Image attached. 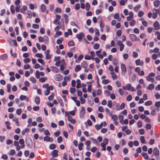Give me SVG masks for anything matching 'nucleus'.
<instances>
[{
    "instance_id": "58",
    "label": "nucleus",
    "mask_w": 160,
    "mask_h": 160,
    "mask_svg": "<svg viewBox=\"0 0 160 160\" xmlns=\"http://www.w3.org/2000/svg\"><path fill=\"white\" fill-rule=\"evenodd\" d=\"M119 14L118 13H116L114 16V18L116 19H119Z\"/></svg>"
},
{
    "instance_id": "54",
    "label": "nucleus",
    "mask_w": 160,
    "mask_h": 160,
    "mask_svg": "<svg viewBox=\"0 0 160 160\" xmlns=\"http://www.w3.org/2000/svg\"><path fill=\"white\" fill-rule=\"evenodd\" d=\"M155 34L157 35V39L160 40V33L158 31H156L155 32Z\"/></svg>"
},
{
    "instance_id": "15",
    "label": "nucleus",
    "mask_w": 160,
    "mask_h": 160,
    "mask_svg": "<svg viewBox=\"0 0 160 160\" xmlns=\"http://www.w3.org/2000/svg\"><path fill=\"white\" fill-rule=\"evenodd\" d=\"M55 79L57 81H60L62 79V78L60 74H58L55 76Z\"/></svg>"
},
{
    "instance_id": "48",
    "label": "nucleus",
    "mask_w": 160,
    "mask_h": 160,
    "mask_svg": "<svg viewBox=\"0 0 160 160\" xmlns=\"http://www.w3.org/2000/svg\"><path fill=\"white\" fill-rule=\"evenodd\" d=\"M62 41L63 38H60L57 40V43L58 44H61L62 43Z\"/></svg>"
},
{
    "instance_id": "55",
    "label": "nucleus",
    "mask_w": 160,
    "mask_h": 160,
    "mask_svg": "<svg viewBox=\"0 0 160 160\" xmlns=\"http://www.w3.org/2000/svg\"><path fill=\"white\" fill-rule=\"evenodd\" d=\"M137 124L139 128H141L142 127V122L140 120L138 121Z\"/></svg>"
},
{
    "instance_id": "14",
    "label": "nucleus",
    "mask_w": 160,
    "mask_h": 160,
    "mask_svg": "<svg viewBox=\"0 0 160 160\" xmlns=\"http://www.w3.org/2000/svg\"><path fill=\"white\" fill-rule=\"evenodd\" d=\"M82 68V67L80 65H77L75 68V71L77 72L80 71Z\"/></svg>"
},
{
    "instance_id": "37",
    "label": "nucleus",
    "mask_w": 160,
    "mask_h": 160,
    "mask_svg": "<svg viewBox=\"0 0 160 160\" xmlns=\"http://www.w3.org/2000/svg\"><path fill=\"white\" fill-rule=\"evenodd\" d=\"M83 144L82 143L80 142L79 143L78 147L79 149L80 150H81L82 149V147H83Z\"/></svg>"
},
{
    "instance_id": "20",
    "label": "nucleus",
    "mask_w": 160,
    "mask_h": 160,
    "mask_svg": "<svg viewBox=\"0 0 160 160\" xmlns=\"http://www.w3.org/2000/svg\"><path fill=\"white\" fill-rule=\"evenodd\" d=\"M154 87V85L153 84H150L148 87L147 88V89H148L149 90H152Z\"/></svg>"
},
{
    "instance_id": "52",
    "label": "nucleus",
    "mask_w": 160,
    "mask_h": 160,
    "mask_svg": "<svg viewBox=\"0 0 160 160\" xmlns=\"http://www.w3.org/2000/svg\"><path fill=\"white\" fill-rule=\"evenodd\" d=\"M11 85L10 84H8L7 85V92H10L11 91Z\"/></svg>"
},
{
    "instance_id": "46",
    "label": "nucleus",
    "mask_w": 160,
    "mask_h": 160,
    "mask_svg": "<svg viewBox=\"0 0 160 160\" xmlns=\"http://www.w3.org/2000/svg\"><path fill=\"white\" fill-rule=\"evenodd\" d=\"M132 98V96L131 95H128L126 98V100L128 101H131Z\"/></svg>"
},
{
    "instance_id": "17",
    "label": "nucleus",
    "mask_w": 160,
    "mask_h": 160,
    "mask_svg": "<svg viewBox=\"0 0 160 160\" xmlns=\"http://www.w3.org/2000/svg\"><path fill=\"white\" fill-rule=\"evenodd\" d=\"M121 69L122 71L124 73L127 71V69L125 65L124 64H122L121 65Z\"/></svg>"
},
{
    "instance_id": "30",
    "label": "nucleus",
    "mask_w": 160,
    "mask_h": 160,
    "mask_svg": "<svg viewBox=\"0 0 160 160\" xmlns=\"http://www.w3.org/2000/svg\"><path fill=\"white\" fill-rule=\"evenodd\" d=\"M141 6L139 5H137L134 8V11L137 12L138 11L139 9L140 8Z\"/></svg>"
},
{
    "instance_id": "64",
    "label": "nucleus",
    "mask_w": 160,
    "mask_h": 160,
    "mask_svg": "<svg viewBox=\"0 0 160 160\" xmlns=\"http://www.w3.org/2000/svg\"><path fill=\"white\" fill-rule=\"evenodd\" d=\"M139 132L141 135L144 134L145 132L143 129H140L139 130Z\"/></svg>"
},
{
    "instance_id": "31",
    "label": "nucleus",
    "mask_w": 160,
    "mask_h": 160,
    "mask_svg": "<svg viewBox=\"0 0 160 160\" xmlns=\"http://www.w3.org/2000/svg\"><path fill=\"white\" fill-rule=\"evenodd\" d=\"M81 114H84L85 113V109L84 107H82L80 111Z\"/></svg>"
},
{
    "instance_id": "19",
    "label": "nucleus",
    "mask_w": 160,
    "mask_h": 160,
    "mask_svg": "<svg viewBox=\"0 0 160 160\" xmlns=\"http://www.w3.org/2000/svg\"><path fill=\"white\" fill-rule=\"evenodd\" d=\"M146 79L148 81H150L152 82H154V79L153 78H151V77L148 76L146 77Z\"/></svg>"
},
{
    "instance_id": "34",
    "label": "nucleus",
    "mask_w": 160,
    "mask_h": 160,
    "mask_svg": "<svg viewBox=\"0 0 160 160\" xmlns=\"http://www.w3.org/2000/svg\"><path fill=\"white\" fill-rule=\"evenodd\" d=\"M47 79V78L46 77L41 78L39 79V81L40 82H44Z\"/></svg>"
},
{
    "instance_id": "28",
    "label": "nucleus",
    "mask_w": 160,
    "mask_h": 160,
    "mask_svg": "<svg viewBox=\"0 0 160 160\" xmlns=\"http://www.w3.org/2000/svg\"><path fill=\"white\" fill-rule=\"evenodd\" d=\"M111 74H112V77L113 79H115L117 77V76L116 74L114 72H111Z\"/></svg>"
},
{
    "instance_id": "8",
    "label": "nucleus",
    "mask_w": 160,
    "mask_h": 160,
    "mask_svg": "<svg viewBox=\"0 0 160 160\" xmlns=\"http://www.w3.org/2000/svg\"><path fill=\"white\" fill-rule=\"evenodd\" d=\"M153 26L155 28V30H158L160 28L159 25V23L157 22L156 21L153 23Z\"/></svg>"
},
{
    "instance_id": "36",
    "label": "nucleus",
    "mask_w": 160,
    "mask_h": 160,
    "mask_svg": "<svg viewBox=\"0 0 160 160\" xmlns=\"http://www.w3.org/2000/svg\"><path fill=\"white\" fill-rule=\"evenodd\" d=\"M107 105L109 108H112V101L111 100H109L108 101Z\"/></svg>"
},
{
    "instance_id": "47",
    "label": "nucleus",
    "mask_w": 160,
    "mask_h": 160,
    "mask_svg": "<svg viewBox=\"0 0 160 160\" xmlns=\"http://www.w3.org/2000/svg\"><path fill=\"white\" fill-rule=\"evenodd\" d=\"M99 44L98 43H95L93 46V48L94 49H98L99 48Z\"/></svg>"
},
{
    "instance_id": "25",
    "label": "nucleus",
    "mask_w": 160,
    "mask_h": 160,
    "mask_svg": "<svg viewBox=\"0 0 160 160\" xmlns=\"http://www.w3.org/2000/svg\"><path fill=\"white\" fill-rule=\"evenodd\" d=\"M141 155L145 159H148V156L147 153H141Z\"/></svg>"
},
{
    "instance_id": "61",
    "label": "nucleus",
    "mask_w": 160,
    "mask_h": 160,
    "mask_svg": "<svg viewBox=\"0 0 160 160\" xmlns=\"http://www.w3.org/2000/svg\"><path fill=\"white\" fill-rule=\"evenodd\" d=\"M98 111L101 112H103L104 111V109L102 106H100L98 108Z\"/></svg>"
},
{
    "instance_id": "57",
    "label": "nucleus",
    "mask_w": 160,
    "mask_h": 160,
    "mask_svg": "<svg viewBox=\"0 0 160 160\" xmlns=\"http://www.w3.org/2000/svg\"><path fill=\"white\" fill-rule=\"evenodd\" d=\"M57 141L58 143H60L62 141V138L61 136H59L57 139Z\"/></svg>"
},
{
    "instance_id": "42",
    "label": "nucleus",
    "mask_w": 160,
    "mask_h": 160,
    "mask_svg": "<svg viewBox=\"0 0 160 160\" xmlns=\"http://www.w3.org/2000/svg\"><path fill=\"white\" fill-rule=\"evenodd\" d=\"M75 45V43L73 41H71L68 43V45L69 46H74Z\"/></svg>"
},
{
    "instance_id": "22",
    "label": "nucleus",
    "mask_w": 160,
    "mask_h": 160,
    "mask_svg": "<svg viewBox=\"0 0 160 160\" xmlns=\"http://www.w3.org/2000/svg\"><path fill=\"white\" fill-rule=\"evenodd\" d=\"M141 142L143 144H146L147 142L145 140V138L144 136H142L140 138Z\"/></svg>"
},
{
    "instance_id": "51",
    "label": "nucleus",
    "mask_w": 160,
    "mask_h": 160,
    "mask_svg": "<svg viewBox=\"0 0 160 160\" xmlns=\"http://www.w3.org/2000/svg\"><path fill=\"white\" fill-rule=\"evenodd\" d=\"M5 123L6 124V126L7 128L8 129H10L11 128V127L10 126V122H5Z\"/></svg>"
},
{
    "instance_id": "13",
    "label": "nucleus",
    "mask_w": 160,
    "mask_h": 160,
    "mask_svg": "<svg viewBox=\"0 0 160 160\" xmlns=\"http://www.w3.org/2000/svg\"><path fill=\"white\" fill-rule=\"evenodd\" d=\"M20 99L21 100H25L27 102H28V98L25 96L21 95L20 97Z\"/></svg>"
},
{
    "instance_id": "11",
    "label": "nucleus",
    "mask_w": 160,
    "mask_h": 160,
    "mask_svg": "<svg viewBox=\"0 0 160 160\" xmlns=\"http://www.w3.org/2000/svg\"><path fill=\"white\" fill-rule=\"evenodd\" d=\"M83 68H87L88 66V63L85 61H83L81 63V66Z\"/></svg>"
},
{
    "instance_id": "24",
    "label": "nucleus",
    "mask_w": 160,
    "mask_h": 160,
    "mask_svg": "<svg viewBox=\"0 0 160 160\" xmlns=\"http://www.w3.org/2000/svg\"><path fill=\"white\" fill-rule=\"evenodd\" d=\"M58 100L59 102V103L62 106H63L64 105V103H63V100L62 98L60 97H58Z\"/></svg>"
},
{
    "instance_id": "49",
    "label": "nucleus",
    "mask_w": 160,
    "mask_h": 160,
    "mask_svg": "<svg viewBox=\"0 0 160 160\" xmlns=\"http://www.w3.org/2000/svg\"><path fill=\"white\" fill-rule=\"evenodd\" d=\"M7 58V56L6 54H3L1 57V58L2 60H6Z\"/></svg>"
},
{
    "instance_id": "44",
    "label": "nucleus",
    "mask_w": 160,
    "mask_h": 160,
    "mask_svg": "<svg viewBox=\"0 0 160 160\" xmlns=\"http://www.w3.org/2000/svg\"><path fill=\"white\" fill-rule=\"evenodd\" d=\"M86 9L87 11H88L90 8V5L88 2L86 3L85 5Z\"/></svg>"
},
{
    "instance_id": "53",
    "label": "nucleus",
    "mask_w": 160,
    "mask_h": 160,
    "mask_svg": "<svg viewBox=\"0 0 160 160\" xmlns=\"http://www.w3.org/2000/svg\"><path fill=\"white\" fill-rule=\"evenodd\" d=\"M152 12H154L155 13H157V14L160 12V9L159 8L156 9L154 8L153 9Z\"/></svg>"
},
{
    "instance_id": "26",
    "label": "nucleus",
    "mask_w": 160,
    "mask_h": 160,
    "mask_svg": "<svg viewBox=\"0 0 160 160\" xmlns=\"http://www.w3.org/2000/svg\"><path fill=\"white\" fill-rule=\"evenodd\" d=\"M55 94L53 92L51 93V95L48 97V99L50 101H52L54 98V96Z\"/></svg>"
},
{
    "instance_id": "62",
    "label": "nucleus",
    "mask_w": 160,
    "mask_h": 160,
    "mask_svg": "<svg viewBox=\"0 0 160 160\" xmlns=\"http://www.w3.org/2000/svg\"><path fill=\"white\" fill-rule=\"evenodd\" d=\"M50 92L48 89H47L44 91V94L45 95L47 96L50 93Z\"/></svg>"
},
{
    "instance_id": "35",
    "label": "nucleus",
    "mask_w": 160,
    "mask_h": 160,
    "mask_svg": "<svg viewBox=\"0 0 160 160\" xmlns=\"http://www.w3.org/2000/svg\"><path fill=\"white\" fill-rule=\"evenodd\" d=\"M56 147V145L54 144H51L49 146V148L51 149H53Z\"/></svg>"
},
{
    "instance_id": "2",
    "label": "nucleus",
    "mask_w": 160,
    "mask_h": 160,
    "mask_svg": "<svg viewBox=\"0 0 160 160\" xmlns=\"http://www.w3.org/2000/svg\"><path fill=\"white\" fill-rule=\"evenodd\" d=\"M130 37L131 40L132 41L138 40L136 36L134 34H131L130 35Z\"/></svg>"
},
{
    "instance_id": "40",
    "label": "nucleus",
    "mask_w": 160,
    "mask_h": 160,
    "mask_svg": "<svg viewBox=\"0 0 160 160\" xmlns=\"http://www.w3.org/2000/svg\"><path fill=\"white\" fill-rule=\"evenodd\" d=\"M152 103V102L151 101H148L145 103V105L146 106H149Z\"/></svg>"
},
{
    "instance_id": "4",
    "label": "nucleus",
    "mask_w": 160,
    "mask_h": 160,
    "mask_svg": "<svg viewBox=\"0 0 160 160\" xmlns=\"http://www.w3.org/2000/svg\"><path fill=\"white\" fill-rule=\"evenodd\" d=\"M44 141L47 142H52L53 141V139L52 138H51L48 136H46L44 138Z\"/></svg>"
},
{
    "instance_id": "12",
    "label": "nucleus",
    "mask_w": 160,
    "mask_h": 160,
    "mask_svg": "<svg viewBox=\"0 0 160 160\" xmlns=\"http://www.w3.org/2000/svg\"><path fill=\"white\" fill-rule=\"evenodd\" d=\"M160 4V1L159 0H156L153 2V4L154 7L157 8L158 7Z\"/></svg>"
},
{
    "instance_id": "43",
    "label": "nucleus",
    "mask_w": 160,
    "mask_h": 160,
    "mask_svg": "<svg viewBox=\"0 0 160 160\" xmlns=\"http://www.w3.org/2000/svg\"><path fill=\"white\" fill-rule=\"evenodd\" d=\"M30 61L31 59L29 58H25L23 59L24 62L25 63L29 62H30Z\"/></svg>"
},
{
    "instance_id": "7",
    "label": "nucleus",
    "mask_w": 160,
    "mask_h": 160,
    "mask_svg": "<svg viewBox=\"0 0 160 160\" xmlns=\"http://www.w3.org/2000/svg\"><path fill=\"white\" fill-rule=\"evenodd\" d=\"M135 63L137 65L142 66L143 64V62L142 61H141L140 59L136 60Z\"/></svg>"
},
{
    "instance_id": "45",
    "label": "nucleus",
    "mask_w": 160,
    "mask_h": 160,
    "mask_svg": "<svg viewBox=\"0 0 160 160\" xmlns=\"http://www.w3.org/2000/svg\"><path fill=\"white\" fill-rule=\"evenodd\" d=\"M76 89L74 88H71L70 89V92L72 94L75 93Z\"/></svg>"
},
{
    "instance_id": "56",
    "label": "nucleus",
    "mask_w": 160,
    "mask_h": 160,
    "mask_svg": "<svg viewBox=\"0 0 160 160\" xmlns=\"http://www.w3.org/2000/svg\"><path fill=\"white\" fill-rule=\"evenodd\" d=\"M144 13L142 11H140L138 12V16L139 17H142Z\"/></svg>"
},
{
    "instance_id": "60",
    "label": "nucleus",
    "mask_w": 160,
    "mask_h": 160,
    "mask_svg": "<svg viewBox=\"0 0 160 160\" xmlns=\"http://www.w3.org/2000/svg\"><path fill=\"white\" fill-rule=\"evenodd\" d=\"M91 55L92 56L91 59L92 60H94V58H93L95 56V54L94 52L93 51H91L90 52Z\"/></svg>"
},
{
    "instance_id": "21",
    "label": "nucleus",
    "mask_w": 160,
    "mask_h": 160,
    "mask_svg": "<svg viewBox=\"0 0 160 160\" xmlns=\"http://www.w3.org/2000/svg\"><path fill=\"white\" fill-rule=\"evenodd\" d=\"M35 102L37 104H39L40 102V98L39 97H36L35 99Z\"/></svg>"
},
{
    "instance_id": "6",
    "label": "nucleus",
    "mask_w": 160,
    "mask_h": 160,
    "mask_svg": "<svg viewBox=\"0 0 160 160\" xmlns=\"http://www.w3.org/2000/svg\"><path fill=\"white\" fill-rule=\"evenodd\" d=\"M153 153L156 156H158L159 155V151L157 148H155L153 149Z\"/></svg>"
},
{
    "instance_id": "9",
    "label": "nucleus",
    "mask_w": 160,
    "mask_h": 160,
    "mask_svg": "<svg viewBox=\"0 0 160 160\" xmlns=\"http://www.w3.org/2000/svg\"><path fill=\"white\" fill-rule=\"evenodd\" d=\"M58 151L57 150H54L52 152V155L53 157H57L58 156Z\"/></svg>"
},
{
    "instance_id": "10",
    "label": "nucleus",
    "mask_w": 160,
    "mask_h": 160,
    "mask_svg": "<svg viewBox=\"0 0 160 160\" xmlns=\"http://www.w3.org/2000/svg\"><path fill=\"white\" fill-rule=\"evenodd\" d=\"M84 34L82 33H80L79 34L77 35V37L78 38L79 40L81 41L84 37Z\"/></svg>"
},
{
    "instance_id": "50",
    "label": "nucleus",
    "mask_w": 160,
    "mask_h": 160,
    "mask_svg": "<svg viewBox=\"0 0 160 160\" xmlns=\"http://www.w3.org/2000/svg\"><path fill=\"white\" fill-rule=\"evenodd\" d=\"M10 10L11 12L13 14H14L15 12L14 7L13 5H11L10 7Z\"/></svg>"
},
{
    "instance_id": "39",
    "label": "nucleus",
    "mask_w": 160,
    "mask_h": 160,
    "mask_svg": "<svg viewBox=\"0 0 160 160\" xmlns=\"http://www.w3.org/2000/svg\"><path fill=\"white\" fill-rule=\"evenodd\" d=\"M112 63L115 66H116L118 64V61L116 58H114L113 59Z\"/></svg>"
},
{
    "instance_id": "63",
    "label": "nucleus",
    "mask_w": 160,
    "mask_h": 160,
    "mask_svg": "<svg viewBox=\"0 0 160 160\" xmlns=\"http://www.w3.org/2000/svg\"><path fill=\"white\" fill-rule=\"evenodd\" d=\"M108 139L107 138H104L103 140V142H102V143H104L106 145H107L108 144Z\"/></svg>"
},
{
    "instance_id": "33",
    "label": "nucleus",
    "mask_w": 160,
    "mask_h": 160,
    "mask_svg": "<svg viewBox=\"0 0 160 160\" xmlns=\"http://www.w3.org/2000/svg\"><path fill=\"white\" fill-rule=\"evenodd\" d=\"M15 153V151L14 149H12L10 150L9 153H8V154L9 155H13Z\"/></svg>"
},
{
    "instance_id": "18",
    "label": "nucleus",
    "mask_w": 160,
    "mask_h": 160,
    "mask_svg": "<svg viewBox=\"0 0 160 160\" xmlns=\"http://www.w3.org/2000/svg\"><path fill=\"white\" fill-rule=\"evenodd\" d=\"M110 115L112 117V118L114 121H117L118 120V117L116 115L114 114L112 115V114H110Z\"/></svg>"
},
{
    "instance_id": "41",
    "label": "nucleus",
    "mask_w": 160,
    "mask_h": 160,
    "mask_svg": "<svg viewBox=\"0 0 160 160\" xmlns=\"http://www.w3.org/2000/svg\"><path fill=\"white\" fill-rule=\"evenodd\" d=\"M35 75L36 78L38 79L40 78V72L38 70H37L36 72Z\"/></svg>"
},
{
    "instance_id": "27",
    "label": "nucleus",
    "mask_w": 160,
    "mask_h": 160,
    "mask_svg": "<svg viewBox=\"0 0 160 160\" xmlns=\"http://www.w3.org/2000/svg\"><path fill=\"white\" fill-rule=\"evenodd\" d=\"M51 68L52 69V70L56 73H57L58 72V69L55 67L52 66Z\"/></svg>"
},
{
    "instance_id": "16",
    "label": "nucleus",
    "mask_w": 160,
    "mask_h": 160,
    "mask_svg": "<svg viewBox=\"0 0 160 160\" xmlns=\"http://www.w3.org/2000/svg\"><path fill=\"white\" fill-rule=\"evenodd\" d=\"M40 9L42 12H44L46 10V7L44 4H41L40 7Z\"/></svg>"
},
{
    "instance_id": "59",
    "label": "nucleus",
    "mask_w": 160,
    "mask_h": 160,
    "mask_svg": "<svg viewBox=\"0 0 160 160\" xmlns=\"http://www.w3.org/2000/svg\"><path fill=\"white\" fill-rule=\"evenodd\" d=\"M101 145L102 147V150H103V151H105L106 149V145L104 143H101Z\"/></svg>"
},
{
    "instance_id": "1",
    "label": "nucleus",
    "mask_w": 160,
    "mask_h": 160,
    "mask_svg": "<svg viewBox=\"0 0 160 160\" xmlns=\"http://www.w3.org/2000/svg\"><path fill=\"white\" fill-rule=\"evenodd\" d=\"M103 126L104 127L106 126V122L104 121L102 122L100 125L97 124L95 126V127L97 130H99Z\"/></svg>"
},
{
    "instance_id": "23",
    "label": "nucleus",
    "mask_w": 160,
    "mask_h": 160,
    "mask_svg": "<svg viewBox=\"0 0 160 160\" xmlns=\"http://www.w3.org/2000/svg\"><path fill=\"white\" fill-rule=\"evenodd\" d=\"M77 85L76 88H80L81 87V84L80 80L79 79H78L77 80Z\"/></svg>"
},
{
    "instance_id": "38",
    "label": "nucleus",
    "mask_w": 160,
    "mask_h": 160,
    "mask_svg": "<svg viewBox=\"0 0 160 160\" xmlns=\"http://www.w3.org/2000/svg\"><path fill=\"white\" fill-rule=\"evenodd\" d=\"M30 80L33 83H35L36 82V80L35 78L33 77H30Z\"/></svg>"
},
{
    "instance_id": "29",
    "label": "nucleus",
    "mask_w": 160,
    "mask_h": 160,
    "mask_svg": "<svg viewBox=\"0 0 160 160\" xmlns=\"http://www.w3.org/2000/svg\"><path fill=\"white\" fill-rule=\"evenodd\" d=\"M135 22H136L135 20L132 19L131 22H130L129 24L131 26L133 27L135 25Z\"/></svg>"
},
{
    "instance_id": "5",
    "label": "nucleus",
    "mask_w": 160,
    "mask_h": 160,
    "mask_svg": "<svg viewBox=\"0 0 160 160\" xmlns=\"http://www.w3.org/2000/svg\"><path fill=\"white\" fill-rule=\"evenodd\" d=\"M68 121L73 124L75 123L76 121L75 119L72 118V117L71 116H69L68 118Z\"/></svg>"
},
{
    "instance_id": "32",
    "label": "nucleus",
    "mask_w": 160,
    "mask_h": 160,
    "mask_svg": "<svg viewBox=\"0 0 160 160\" xmlns=\"http://www.w3.org/2000/svg\"><path fill=\"white\" fill-rule=\"evenodd\" d=\"M12 121L15 122L17 125L18 126H19V122L18 121V119L17 118H15L13 119Z\"/></svg>"
},
{
    "instance_id": "3",
    "label": "nucleus",
    "mask_w": 160,
    "mask_h": 160,
    "mask_svg": "<svg viewBox=\"0 0 160 160\" xmlns=\"http://www.w3.org/2000/svg\"><path fill=\"white\" fill-rule=\"evenodd\" d=\"M127 89L128 90H130L131 91H134L135 90V88L131 87V84L128 83L127 85Z\"/></svg>"
}]
</instances>
